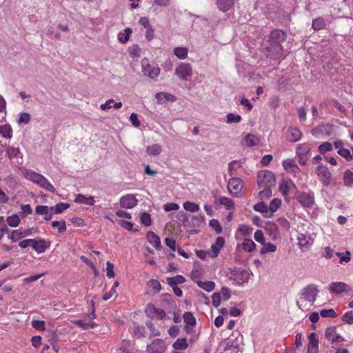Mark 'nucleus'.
Segmentation results:
<instances>
[{"mask_svg":"<svg viewBox=\"0 0 353 353\" xmlns=\"http://www.w3.org/2000/svg\"><path fill=\"white\" fill-rule=\"evenodd\" d=\"M285 39V34L280 30H274L271 32L268 47V56L273 59H279L283 54L281 43Z\"/></svg>","mask_w":353,"mask_h":353,"instance_id":"1","label":"nucleus"},{"mask_svg":"<svg viewBox=\"0 0 353 353\" xmlns=\"http://www.w3.org/2000/svg\"><path fill=\"white\" fill-rule=\"evenodd\" d=\"M20 170L22 176H24L26 179L32 181L33 183L39 185L41 188L49 192H55L54 187L42 174H39L32 170H28L24 168H21Z\"/></svg>","mask_w":353,"mask_h":353,"instance_id":"2","label":"nucleus"},{"mask_svg":"<svg viewBox=\"0 0 353 353\" xmlns=\"http://www.w3.org/2000/svg\"><path fill=\"white\" fill-rule=\"evenodd\" d=\"M276 181L275 176L273 172L268 170H261L257 175V183L260 188L263 187H272Z\"/></svg>","mask_w":353,"mask_h":353,"instance_id":"3","label":"nucleus"},{"mask_svg":"<svg viewBox=\"0 0 353 353\" xmlns=\"http://www.w3.org/2000/svg\"><path fill=\"white\" fill-rule=\"evenodd\" d=\"M319 292V290L316 285L309 284L301 290L299 294L304 297V299L314 303L316 300Z\"/></svg>","mask_w":353,"mask_h":353,"instance_id":"4","label":"nucleus"},{"mask_svg":"<svg viewBox=\"0 0 353 353\" xmlns=\"http://www.w3.org/2000/svg\"><path fill=\"white\" fill-rule=\"evenodd\" d=\"M230 279L237 285H241L247 283L250 279L248 271L242 269H234L230 273Z\"/></svg>","mask_w":353,"mask_h":353,"instance_id":"5","label":"nucleus"},{"mask_svg":"<svg viewBox=\"0 0 353 353\" xmlns=\"http://www.w3.org/2000/svg\"><path fill=\"white\" fill-rule=\"evenodd\" d=\"M141 68L143 74L150 79H154L159 75V68L151 65L147 59L141 60Z\"/></svg>","mask_w":353,"mask_h":353,"instance_id":"6","label":"nucleus"},{"mask_svg":"<svg viewBox=\"0 0 353 353\" xmlns=\"http://www.w3.org/2000/svg\"><path fill=\"white\" fill-rule=\"evenodd\" d=\"M174 73L180 79L187 81L192 75V68L189 63H181L176 68Z\"/></svg>","mask_w":353,"mask_h":353,"instance_id":"7","label":"nucleus"},{"mask_svg":"<svg viewBox=\"0 0 353 353\" xmlns=\"http://www.w3.org/2000/svg\"><path fill=\"white\" fill-rule=\"evenodd\" d=\"M145 312L147 316L152 319L163 320L166 316V313L163 310L155 307L152 303L147 305Z\"/></svg>","mask_w":353,"mask_h":353,"instance_id":"8","label":"nucleus"},{"mask_svg":"<svg viewBox=\"0 0 353 353\" xmlns=\"http://www.w3.org/2000/svg\"><path fill=\"white\" fill-rule=\"evenodd\" d=\"M243 188V181L240 178H232L228 183V189L230 194L239 196Z\"/></svg>","mask_w":353,"mask_h":353,"instance_id":"9","label":"nucleus"},{"mask_svg":"<svg viewBox=\"0 0 353 353\" xmlns=\"http://www.w3.org/2000/svg\"><path fill=\"white\" fill-rule=\"evenodd\" d=\"M311 148L308 143H304L299 144L296 150V155L299 158V163L301 165H305L307 161V155L310 152Z\"/></svg>","mask_w":353,"mask_h":353,"instance_id":"10","label":"nucleus"},{"mask_svg":"<svg viewBox=\"0 0 353 353\" xmlns=\"http://www.w3.org/2000/svg\"><path fill=\"white\" fill-rule=\"evenodd\" d=\"M166 347L163 340L154 339L151 344L147 346L148 353H164Z\"/></svg>","mask_w":353,"mask_h":353,"instance_id":"11","label":"nucleus"},{"mask_svg":"<svg viewBox=\"0 0 353 353\" xmlns=\"http://www.w3.org/2000/svg\"><path fill=\"white\" fill-rule=\"evenodd\" d=\"M138 200L136 196L131 194L123 196L120 199V206L123 208L132 209L137 205Z\"/></svg>","mask_w":353,"mask_h":353,"instance_id":"12","label":"nucleus"},{"mask_svg":"<svg viewBox=\"0 0 353 353\" xmlns=\"http://www.w3.org/2000/svg\"><path fill=\"white\" fill-rule=\"evenodd\" d=\"M224 244V239L221 236L217 237L215 243L211 245V250L208 251V256L211 258L216 257Z\"/></svg>","mask_w":353,"mask_h":353,"instance_id":"13","label":"nucleus"},{"mask_svg":"<svg viewBox=\"0 0 353 353\" xmlns=\"http://www.w3.org/2000/svg\"><path fill=\"white\" fill-rule=\"evenodd\" d=\"M334 147L338 150V154L346 161H352V157L350 150L344 148V143L341 140H337L334 143Z\"/></svg>","mask_w":353,"mask_h":353,"instance_id":"14","label":"nucleus"},{"mask_svg":"<svg viewBox=\"0 0 353 353\" xmlns=\"http://www.w3.org/2000/svg\"><path fill=\"white\" fill-rule=\"evenodd\" d=\"M297 199L304 208H310L314 203V195L311 193L301 192L298 195Z\"/></svg>","mask_w":353,"mask_h":353,"instance_id":"15","label":"nucleus"},{"mask_svg":"<svg viewBox=\"0 0 353 353\" xmlns=\"http://www.w3.org/2000/svg\"><path fill=\"white\" fill-rule=\"evenodd\" d=\"M316 174L323 184L327 185L330 183L331 173L327 167L320 165L316 168Z\"/></svg>","mask_w":353,"mask_h":353,"instance_id":"16","label":"nucleus"},{"mask_svg":"<svg viewBox=\"0 0 353 353\" xmlns=\"http://www.w3.org/2000/svg\"><path fill=\"white\" fill-rule=\"evenodd\" d=\"M330 292L336 294H341L343 292L350 290V288L344 282H332L329 286Z\"/></svg>","mask_w":353,"mask_h":353,"instance_id":"17","label":"nucleus"},{"mask_svg":"<svg viewBox=\"0 0 353 353\" xmlns=\"http://www.w3.org/2000/svg\"><path fill=\"white\" fill-rule=\"evenodd\" d=\"M325 337L332 343L344 341V339L336 333L334 327H329L325 330Z\"/></svg>","mask_w":353,"mask_h":353,"instance_id":"18","label":"nucleus"},{"mask_svg":"<svg viewBox=\"0 0 353 353\" xmlns=\"http://www.w3.org/2000/svg\"><path fill=\"white\" fill-rule=\"evenodd\" d=\"M301 132L296 128H289L286 134L287 139L290 142L298 141L301 139Z\"/></svg>","mask_w":353,"mask_h":353,"instance_id":"19","label":"nucleus"},{"mask_svg":"<svg viewBox=\"0 0 353 353\" xmlns=\"http://www.w3.org/2000/svg\"><path fill=\"white\" fill-rule=\"evenodd\" d=\"M313 304L314 303H312L310 300L304 299V297H303L299 294V297L296 299V305L300 310H301L303 312L309 311L311 309Z\"/></svg>","mask_w":353,"mask_h":353,"instance_id":"20","label":"nucleus"},{"mask_svg":"<svg viewBox=\"0 0 353 353\" xmlns=\"http://www.w3.org/2000/svg\"><path fill=\"white\" fill-rule=\"evenodd\" d=\"M283 166L287 172L293 173L294 174L300 172L299 166L292 159H288L284 160L283 161Z\"/></svg>","mask_w":353,"mask_h":353,"instance_id":"21","label":"nucleus"},{"mask_svg":"<svg viewBox=\"0 0 353 353\" xmlns=\"http://www.w3.org/2000/svg\"><path fill=\"white\" fill-rule=\"evenodd\" d=\"M313 241L314 239L310 234L301 233L298 236V243L302 248H307L308 246L311 245L313 243Z\"/></svg>","mask_w":353,"mask_h":353,"instance_id":"22","label":"nucleus"},{"mask_svg":"<svg viewBox=\"0 0 353 353\" xmlns=\"http://www.w3.org/2000/svg\"><path fill=\"white\" fill-rule=\"evenodd\" d=\"M146 238L149 243L157 250H160L161 248L160 238L154 232L149 231L147 233Z\"/></svg>","mask_w":353,"mask_h":353,"instance_id":"23","label":"nucleus"},{"mask_svg":"<svg viewBox=\"0 0 353 353\" xmlns=\"http://www.w3.org/2000/svg\"><path fill=\"white\" fill-rule=\"evenodd\" d=\"M235 1L236 0H216V6L221 11L225 12L234 6Z\"/></svg>","mask_w":353,"mask_h":353,"instance_id":"24","label":"nucleus"},{"mask_svg":"<svg viewBox=\"0 0 353 353\" xmlns=\"http://www.w3.org/2000/svg\"><path fill=\"white\" fill-rule=\"evenodd\" d=\"M6 154L10 159H12L14 158H19L21 161L17 160V163H22V154L18 148H14L11 146L8 147L6 148Z\"/></svg>","mask_w":353,"mask_h":353,"instance_id":"25","label":"nucleus"},{"mask_svg":"<svg viewBox=\"0 0 353 353\" xmlns=\"http://www.w3.org/2000/svg\"><path fill=\"white\" fill-rule=\"evenodd\" d=\"M332 128L330 125H321L316 127L312 130V134L314 136L319 137L320 134H330L331 133Z\"/></svg>","mask_w":353,"mask_h":353,"instance_id":"26","label":"nucleus"},{"mask_svg":"<svg viewBox=\"0 0 353 353\" xmlns=\"http://www.w3.org/2000/svg\"><path fill=\"white\" fill-rule=\"evenodd\" d=\"M293 188H295V185L292 181L282 180L279 184V191L283 196H287Z\"/></svg>","mask_w":353,"mask_h":353,"instance_id":"27","label":"nucleus"},{"mask_svg":"<svg viewBox=\"0 0 353 353\" xmlns=\"http://www.w3.org/2000/svg\"><path fill=\"white\" fill-rule=\"evenodd\" d=\"M32 247L37 253H43L47 249L48 245L43 239L36 240L32 239Z\"/></svg>","mask_w":353,"mask_h":353,"instance_id":"28","label":"nucleus"},{"mask_svg":"<svg viewBox=\"0 0 353 353\" xmlns=\"http://www.w3.org/2000/svg\"><path fill=\"white\" fill-rule=\"evenodd\" d=\"M155 98L158 102V103H163V102L168 101H175L176 97L170 93L168 92H159L155 95Z\"/></svg>","mask_w":353,"mask_h":353,"instance_id":"29","label":"nucleus"},{"mask_svg":"<svg viewBox=\"0 0 353 353\" xmlns=\"http://www.w3.org/2000/svg\"><path fill=\"white\" fill-rule=\"evenodd\" d=\"M74 202L80 204H85L88 205H94L95 201L93 196L87 197L82 194H77Z\"/></svg>","mask_w":353,"mask_h":353,"instance_id":"30","label":"nucleus"},{"mask_svg":"<svg viewBox=\"0 0 353 353\" xmlns=\"http://www.w3.org/2000/svg\"><path fill=\"white\" fill-rule=\"evenodd\" d=\"M253 209L256 212L263 213V216L266 218L271 217V212H269L268 206L263 201L255 204Z\"/></svg>","mask_w":353,"mask_h":353,"instance_id":"31","label":"nucleus"},{"mask_svg":"<svg viewBox=\"0 0 353 353\" xmlns=\"http://www.w3.org/2000/svg\"><path fill=\"white\" fill-rule=\"evenodd\" d=\"M214 199L215 202H219L221 205H224L227 210H231L234 208V203L230 198L225 196L217 197L214 196Z\"/></svg>","mask_w":353,"mask_h":353,"instance_id":"32","label":"nucleus"},{"mask_svg":"<svg viewBox=\"0 0 353 353\" xmlns=\"http://www.w3.org/2000/svg\"><path fill=\"white\" fill-rule=\"evenodd\" d=\"M29 235V231H23L21 230H14L12 232L9 238L12 242H17L21 239Z\"/></svg>","mask_w":353,"mask_h":353,"instance_id":"33","label":"nucleus"},{"mask_svg":"<svg viewBox=\"0 0 353 353\" xmlns=\"http://www.w3.org/2000/svg\"><path fill=\"white\" fill-rule=\"evenodd\" d=\"M145 152L148 155L158 156L161 153L162 148L159 144L154 143L147 146Z\"/></svg>","mask_w":353,"mask_h":353,"instance_id":"34","label":"nucleus"},{"mask_svg":"<svg viewBox=\"0 0 353 353\" xmlns=\"http://www.w3.org/2000/svg\"><path fill=\"white\" fill-rule=\"evenodd\" d=\"M241 248L247 252H252L256 248V244L254 242L250 239H244L241 245Z\"/></svg>","mask_w":353,"mask_h":353,"instance_id":"35","label":"nucleus"},{"mask_svg":"<svg viewBox=\"0 0 353 353\" xmlns=\"http://www.w3.org/2000/svg\"><path fill=\"white\" fill-rule=\"evenodd\" d=\"M167 281L170 286H177L178 284L183 283L185 281V279L182 275H176L173 277L167 278Z\"/></svg>","mask_w":353,"mask_h":353,"instance_id":"36","label":"nucleus"},{"mask_svg":"<svg viewBox=\"0 0 353 353\" xmlns=\"http://www.w3.org/2000/svg\"><path fill=\"white\" fill-rule=\"evenodd\" d=\"M175 350H185L188 347V341L185 338L178 339L172 345Z\"/></svg>","mask_w":353,"mask_h":353,"instance_id":"37","label":"nucleus"},{"mask_svg":"<svg viewBox=\"0 0 353 353\" xmlns=\"http://www.w3.org/2000/svg\"><path fill=\"white\" fill-rule=\"evenodd\" d=\"M173 52L179 59H185L188 57V49L185 47H176Z\"/></svg>","mask_w":353,"mask_h":353,"instance_id":"38","label":"nucleus"},{"mask_svg":"<svg viewBox=\"0 0 353 353\" xmlns=\"http://www.w3.org/2000/svg\"><path fill=\"white\" fill-rule=\"evenodd\" d=\"M0 134L4 138L11 139L12 137V130L11 126L8 124L1 125Z\"/></svg>","mask_w":353,"mask_h":353,"instance_id":"39","label":"nucleus"},{"mask_svg":"<svg viewBox=\"0 0 353 353\" xmlns=\"http://www.w3.org/2000/svg\"><path fill=\"white\" fill-rule=\"evenodd\" d=\"M197 285L202 288L203 290H205L206 292H212L215 287V284L213 281H196Z\"/></svg>","mask_w":353,"mask_h":353,"instance_id":"40","label":"nucleus"},{"mask_svg":"<svg viewBox=\"0 0 353 353\" xmlns=\"http://www.w3.org/2000/svg\"><path fill=\"white\" fill-rule=\"evenodd\" d=\"M183 320L185 323L186 324L185 327L188 329V325L194 326L196 324V319L194 317L193 314L190 312H186L183 314Z\"/></svg>","mask_w":353,"mask_h":353,"instance_id":"41","label":"nucleus"},{"mask_svg":"<svg viewBox=\"0 0 353 353\" xmlns=\"http://www.w3.org/2000/svg\"><path fill=\"white\" fill-rule=\"evenodd\" d=\"M245 143L247 146L252 147L259 144V139L254 134H248L245 139Z\"/></svg>","mask_w":353,"mask_h":353,"instance_id":"42","label":"nucleus"},{"mask_svg":"<svg viewBox=\"0 0 353 353\" xmlns=\"http://www.w3.org/2000/svg\"><path fill=\"white\" fill-rule=\"evenodd\" d=\"M281 205V201L279 199H274L270 203L268 206L269 212H271V217L276 212Z\"/></svg>","mask_w":353,"mask_h":353,"instance_id":"43","label":"nucleus"},{"mask_svg":"<svg viewBox=\"0 0 353 353\" xmlns=\"http://www.w3.org/2000/svg\"><path fill=\"white\" fill-rule=\"evenodd\" d=\"M132 33V30L130 28H126L124 32H119L118 34V39L121 43H125L130 38Z\"/></svg>","mask_w":353,"mask_h":353,"instance_id":"44","label":"nucleus"},{"mask_svg":"<svg viewBox=\"0 0 353 353\" xmlns=\"http://www.w3.org/2000/svg\"><path fill=\"white\" fill-rule=\"evenodd\" d=\"M262 245H263V247L260 251V253L261 254H264L268 252H274L276 250V246L272 243H265V242Z\"/></svg>","mask_w":353,"mask_h":353,"instance_id":"45","label":"nucleus"},{"mask_svg":"<svg viewBox=\"0 0 353 353\" xmlns=\"http://www.w3.org/2000/svg\"><path fill=\"white\" fill-rule=\"evenodd\" d=\"M6 221L10 227H17L21 222V219L17 214H13L7 217Z\"/></svg>","mask_w":353,"mask_h":353,"instance_id":"46","label":"nucleus"},{"mask_svg":"<svg viewBox=\"0 0 353 353\" xmlns=\"http://www.w3.org/2000/svg\"><path fill=\"white\" fill-rule=\"evenodd\" d=\"M253 228L245 224H241L239 226L237 231L242 235L247 236H250L252 232Z\"/></svg>","mask_w":353,"mask_h":353,"instance_id":"47","label":"nucleus"},{"mask_svg":"<svg viewBox=\"0 0 353 353\" xmlns=\"http://www.w3.org/2000/svg\"><path fill=\"white\" fill-rule=\"evenodd\" d=\"M325 26V21L321 17H318L313 20L312 22V28L314 30H323Z\"/></svg>","mask_w":353,"mask_h":353,"instance_id":"48","label":"nucleus"},{"mask_svg":"<svg viewBox=\"0 0 353 353\" xmlns=\"http://www.w3.org/2000/svg\"><path fill=\"white\" fill-rule=\"evenodd\" d=\"M259 193V198L260 199H268L272 196V187H263Z\"/></svg>","mask_w":353,"mask_h":353,"instance_id":"49","label":"nucleus"},{"mask_svg":"<svg viewBox=\"0 0 353 353\" xmlns=\"http://www.w3.org/2000/svg\"><path fill=\"white\" fill-rule=\"evenodd\" d=\"M343 183L345 185L352 186L353 185V172L346 170L343 175Z\"/></svg>","mask_w":353,"mask_h":353,"instance_id":"50","label":"nucleus"},{"mask_svg":"<svg viewBox=\"0 0 353 353\" xmlns=\"http://www.w3.org/2000/svg\"><path fill=\"white\" fill-rule=\"evenodd\" d=\"M183 208L191 212H196L199 210L200 208L198 204L195 203H192L190 201H185L183 203Z\"/></svg>","mask_w":353,"mask_h":353,"instance_id":"51","label":"nucleus"},{"mask_svg":"<svg viewBox=\"0 0 353 353\" xmlns=\"http://www.w3.org/2000/svg\"><path fill=\"white\" fill-rule=\"evenodd\" d=\"M75 324L77 325L79 327L84 329V330H88L90 328H94L96 326V324L94 322H85L83 320H77L75 321Z\"/></svg>","mask_w":353,"mask_h":353,"instance_id":"52","label":"nucleus"},{"mask_svg":"<svg viewBox=\"0 0 353 353\" xmlns=\"http://www.w3.org/2000/svg\"><path fill=\"white\" fill-rule=\"evenodd\" d=\"M241 121V117L238 114H234L233 113H229L227 114V123H238Z\"/></svg>","mask_w":353,"mask_h":353,"instance_id":"53","label":"nucleus"},{"mask_svg":"<svg viewBox=\"0 0 353 353\" xmlns=\"http://www.w3.org/2000/svg\"><path fill=\"white\" fill-rule=\"evenodd\" d=\"M69 208V205L64 203H59L57 204L54 207L50 208V210L54 209V212L56 214H60L63 212V210L68 209Z\"/></svg>","mask_w":353,"mask_h":353,"instance_id":"54","label":"nucleus"},{"mask_svg":"<svg viewBox=\"0 0 353 353\" xmlns=\"http://www.w3.org/2000/svg\"><path fill=\"white\" fill-rule=\"evenodd\" d=\"M32 326L37 330L44 331L46 330L45 322L43 321L34 320L32 321Z\"/></svg>","mask_w":353,"mask_h":353,"instance_id":"55","label":"nucleus"},{"mask_svg":"<svg viewBox=\"0 0 353 353\" xmlns=\"http://www.w3.org/2000/svg\"><path fill=\"white\" fill-rule=\"evenodd\" d=\"M210 226L215 230L217 234H219L222 231V227L218 220L212 219L210 221Z\"/></svg>","mask_w":353,"mask_h":353,"instance_id":"56","label":"nucleus"},{"mask_svg":"<svg viewBox=\"0 0 353 353\" xmlns=\"http://www.w3.org/2000/svg\"><path fill=\"white\" fill-rule=\"evenodd\" d=\"M239 343L236 342L235 343L232 341V338L228 339V341L227 343V349L225 350V353H228L229 350H230L232 347L234 350H236V352L239 353V350H238Z\"/></svg>","mask_w":353,"mask_h":353,"instance_id":"57","label":"nucleus"},{"mask_svg":"<svg viewBox=\"0 0 353 353\" xmlns=\"http://www.w3.org/2000/svg\"><path fill=\"white\" fill-rule=\"evenodd\" d=\"M141 221L146 226H150L152 223L150 215L147 212H143L141 215Z\"/></svg>","mask_w":353,"mask_h":353,"instance_id":"58","label":"nucleus"},{"mask_svg":"<svg viewBox=\"0 0 353 353\" xmlns=\"http://www.w3.org/2000/svg\"><path fill=\"white\" fill-rule=\"evenodd\" d=\"M254 239L258 243H261V245L265 242V239L263 235V232L260 230H257L254 235Z\"/></svg>","mask_w":353,"mask_h":353,"instance_id":"59","label":"nucleus"},{"mask_svg":"<svg viewBox=\"0 0 353 353\" xmlns=\"http://www.w3.org/2000/svg\"><path fill=\"white\" fill-rule=\"evenodd\" d=\"M320 314L323 317H336L337 314L333 309L322 310Z\"/></svg>","mask_w":353,"mask_h":353,"instance_id":"60","label":"nucleus"},{"mask_svg":"<svg viewBox=\"0 0 353 353\" xmlns=\"http://www.w3.org/2000/svg\"><path fill=\"white\" fill-rule=\"evenodd\" d=\"M51 225L53 228L58 227L59 232H60V233L65 232L66 230V225H65V221L59 222V221H52Z\"/></svg>","mask_w":353,"mask_h":353,"instance_id":"61","label":"nucleus"},{"mask_svg":"<svg viewBox=\"0 0 353 353\" xmlns=\"http://www.w3.org/2000/svg\"><path fill=\"white\" fill-rule=\"evenodd\" d=\"M332 150V145L329 142H325L321 144L319 147V152L323 154Z\"/></svg>","mask_w":353,"mask_h":353,"instance_id":"62","label":"nucleus"},{"mask_svg":"<svg viewBox=\"0 0 353 353\" xmlns=\"http://www.w3.org/2000/svg\"><path fill=\"white\" fill-rule=\"evenodd\" d=\"M106 274L108 278H113L115 276L114 272V265L110 261L106 263Z\"/></svg>","mask_w":353,"mask_h":353,"instance_id":"63","label":"nucleus"},{"mask_svg":"<svg viewBox=\"0 0 353 353\" xmlns=\"http://www.w3.org/2000/svg\"><path fill=\"white\" fill-rule=\"evenodd\" d=\"M342 320L350 325L353 324V312H346L342 317Z\"/></svg>","mask_w":353,"mask_h":353,"instance_id":"64","label":"nucleus"}]
</instances>
